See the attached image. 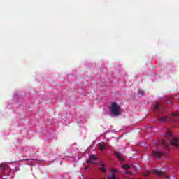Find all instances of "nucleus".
<instances>
[{
	"mask_svg": "<svg viewBox=\"0 0 179 179\" xmlns=\"http://www.w3.org/2000/svg\"><path fill=\"white\" fill-rule=\"evenodd\" d=\"M120 108H121L119 106L118 104H117V103L113 102L112 104H111L110 111L115 117H117V116L120 115V114H121L120 113Z\"/></svg>",
	"mask_w": 179,
	"mask_h": 179,
	"instance_id": "1",
	"label": "nucleus"
},
{
	"mask_svg": "<svg viewBox=\"0 0 179 179\" xmlns=\"http://www.w3.org/2000/svg\"><path fill=\"white\" fill-rule=\"evenodd\" d=\"M164 152H159L157 150L152 152V156H154V157H156V159H161L162 156H164Z\"/></svg>",
	"mask_w": 179,
	"mask_h": 179,
	"instance_id": "2",
	"label": "nucleus"
},
{
	"mask_svg": "<svg viewBox=\"0 0 179 179\" xmlns=\"http://www.w3.org/2000/svg\"><path fill=\"white\" fill-rule=\"evenodd\" d=\"M178 139L177 138H173V140L169 141V143L171 145H173V146H176V148H179L178 145Z\"/></svg>",
	"mask_w": 179,
	"mask_h": 179,
	"instance_id": "3",
	"label": "nucleus"
},
{
	"mask_svg": "<svg viewBox=\"0 0 179 179\" xmlns=\"http://www.w3.org/2000/svg\"><path fill=\"white\" fill-rule=\"evenodd\" d=\"M114 155L116 156V157L120 160V162H124V158H122V156L120 152L117 151H114Z\"/></svg>",
	"mask_w": 179,
	"mask_h": 179,
	"instance_id": "4",
	"label": "nucleus"
},
{
	"mask_svg": "<svg viewBox=\"0 0 179 179\" xmlns=\"http://www.w3.org/2000/svg\"><path fill=\"white\" fill-rule=\"evenodd\" d=\"M161 145H164V146L166 148L169 149V145H170L169 143L166 142V140L162 139L160 142Z\"/></svg>",
	"mask_w": 179,
	"mask_h": 179,
	"instance_id": "5",
	"label": "nucleus"
},
{
	"mask_svg": "<svg viewBox=\"0 0 179 179\" xmlns=\"http://www.w3.org/2000/svg\"><path fill=\"white\" fill-rule=\"evenodd\" d=\"M158 120H159V121H160V122H166V121H167V117H166V116L159 117Z\"/></svg>",
	"mask_w": 179,
	"mask_h": 179,
	"instance_id": "6",
	"label": "nucleus"
},
{
	"mask_svg": "<svg viewBox=\"0 0 179 179\" xmlns=\"http://www.w3.org/2000/svg\"><path fill=\"white\" fill-rule=\"evenodd\" d=\"M99 148L103 152V150L106 149V144L104 143L99 144Z\"/></svg>",
	"mask_w": 179,
	"mask_h": 179,
	"instance_id": "7",
	"label": "nucleus"
},
{
	"mask_svg": "<svg viewBox=\"0 0 179 179\" xmlns=\"http://www.w3.org/2000/svg\"><path fill=\"white\" fill-rule=\"evenodd\" d=\"M104 164H101V168L99 169V170L103 171V173H106V168L104 167Z\"/></svg>",
	"mask_w": 179,
	"mask_h": 179,
	"instance_id": "8",
	"label": "nucleus"
},
{
	"mask_svg": "<svg viewBox=\"0 0 179 179\" xmlns=\"http://www.w3.org/2000/svg\"><path fill=\"white\" fill-rule=\"evenodd\" d=\"M138 94H140L141 96H143L145 94V92H143V90H138Z\"/></svg>",
	"mask_w": 179,
	"mask_h": 179,
	"instance_id": "9",
	"label": "nucleus"
},
{
	"mask_svg": "<svg viewBox=\"0 0 179 179\" xmlns=\"http://www.w3.org/2000/svg\"><path fill=\"white\" fill-rule=\"evenodd\" d=\"M90 159L91 160H97V158L96 157V156L94 155H92L90 157Z\"/></svg>",
	"mask_w": 179,
	"mask_h": 179,
	"instance_id": "10",
	"label": "nucleus"
},
{
	"mask_svg": "<svg viewBox=\"0 0 179 179\" xmlns=\"http://www.w3.org/2000/svg\"><path fill=\"white\" fill-rule=\"evenodd\" d=\"M159 106H160V104H159V103L155 104V106H154V110H159Z\"/></svg>",
	"mask_w": 179,
	"mask_h": 179,
	"instance_id": "11",
	"label": "nucleus"
},
{
	"mask_svg": "<svg viewBox=\"0 0 179 179\" xmlns=\"http://www.w3.org/2000/svg\"><path fill=\"white\" fill-rule=\"evenodd\" d=\"M172 117H179V113H173L171 114Z\"/></svg>",
	"mask_w": 179,
	"mask_h": 179,
	"instance_id": "12",
	"label": "nucleus"
},
{
	"mask_svg": "<svg viewBox=\"0 0 179 179\" xmlns=\"http://www.w3.org/2000/svg\"><path fill=\"white\" fill-rule=\"evenodd\" d=\"M0 168L1 169V170H5L6 169V165L2 164L0 166Z\"/></svg>",
	"mask_w": 179,
	"mask_h": 179,
	"instance_id": "13",
	"label": "nucleus"
},
{
	"mask_svg": "<svg viewBox=\"0 0 179 179\" xmlns=\"http://www.w3.org/2000/svg\"><path fill=\"white\" fill-rule=\"evenodd\" d=\"M123 169H131V166H129V165H128V164H126V165L123 166Z\"/></svg>",
	"mask_w": 179,
	"mask_h": 179,
	"instance_id": "14",
	"label": "nucleus"
},
{
	"mask_svg": "<svg viewBox=\"0 0 179 179\" xmlns=\"http://www.w3.org/2000/svg\"><path fill=\"white\" fill-rule=\"evenodd\" d=\"M154 174H158V176H162V173L159 172V171H155Z\"/></svg>",
	"mask_w": 179,
	"mask_h": 179,
	"instance_id": "15",
	"label": "nucleus"
},
{
	"mask_svg": "<svg viewBox=\"0 0 179 179\" xmlns=\"http://www.w3.org/2000/svg\"><path fill=\"white\" fill-rule=\"evenodd\" d=\"M92 159H88V160H87V164H94V162H93V161H92Z\"/></svg>",
	"mask_w": 179,
	"mask_h": 179,
	"instance_id": "16",
	"label": "nucleus"
},
{
	"mask_svg": "<svg viewBox=\"0 0 179 179\" xmlns=\"http://www.w3.org/2000/svg\"><path fill=\"white\" fill-rule=\"evenodd\" d=\"M149 174H150V173L147 172V173H144L143 176H145V177H148Z\"/></svg>",
	"mask_w": 179,
	"mask_h": 179,
	"instance_id": "17",
	"label": "nucleus"
},
{
	"mask_svg": "<svg viewBox=\"0 0 179 179\" xmlns=\"http://www.w3.org/2000/svg\"><path fill=\"white\" fill-rule=\"evenodd\" d=\"M171 135H173V134H171V132H170V131H168V132H167V136H171Z\"/></svg>",
	"mask_w": 179,
	"mask_h": 179,
	"instance_id": "18",
	"label": "nucleus"
},
{
	"mask_svg": "<svg viewBox=\"0 0 179 179\" xmlns=\"http://www.w3.org/2000/svg\"><path fill=\"white\" fill-rule=\"evenodd\" d=\"M125 174H129V176H131V174H132V172L126 171V172H125Z\"/></svg>",
	"mask_w": 179,
	"mask_h": 179,
	"instance_id": "19",
	"label": "nucleus"
},
{
	"mask_svg": "<svg viewBox=\"0 0 179 179\" xmlns=\"http://www.w3.org/2000/svg\"><path fill=\"white\" fill-rule=\"evenodd\" d=\"M85 170H87V166H85Z\"/></svg>",
	"mask_w": 179,
	"mask_h": 179,
	"instance_id": "20",
	"label": "nucleus"
},
{
	"mask_svg": "<svg viewBox=\"0 0 179 179\" xmlns=\"http://www.w3.org/2000/svg\"><path fill=\"white\" fill-rule=\"evenodd\" d=\"M166 178H169V176H166Z\"/></svg>",
	"mask_w": 179,
	"mask_h": 179,
	"instance_id": "21",
	"label": "nucleus"
}]
</instances>
